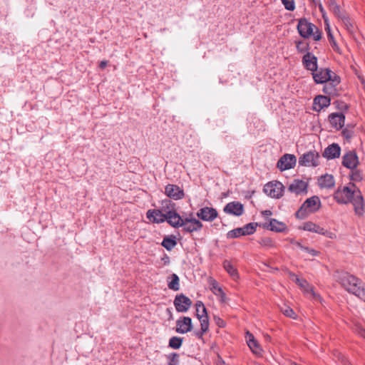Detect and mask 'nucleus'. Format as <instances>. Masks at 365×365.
<instances>
[{
    "label": "nucleus",
    "instance_id": "f257e3e1",
    "mask_svg": "<svg viewBox=\"0 0 365 365\" xmlns=\"http://www.w3.org/2000/svg\"><path fill=\"white\" fill-rule=\"evenodd\" d=\"M352 187H355L354 185ZM336 201L341 204H347L351 202L356 214L361 215L364 212V198L361 195V191L354 187L351 190L349 187L344 186L341 188H338L334 193V196Z\"/></svg>",
    "mask_w": 365,
    "mask_h": 365
},
{
    "label": "nucleus",
    "instance_id": "f03ea898",
    "mask_svg": "<svg viewBox=\"0 0 365 365\" xmlns=\"http://www.w3.org/2000/svg\"><path fill=\"white\" fill-rule=\"evenodd\" d=\"M339 282L349 293H351L365 302V284L355 276L349 273H342Z\"/></svg>",
    "mask_w": 365,
    "mask_h": 365
},
{
    "label": "nucleus",
    "instance_id": "7ed1b4c3",
    "mask_svg": "<svg viewBox=\"0 0 365 365\" xmlns=\"http://www.w3.org/2000/svg\"><path fill=\"white\" fill-rule=\"evenodd\" d=\"M321 207V201L318 196H312L307 198L299 209L297 211L295 215L299 219H304L309 215L316 212Z\"/></svg>",
    "mask_w": 365,
    "mask_h": 365
},
{
    "label": "nucleus",
    "instance_id": "20e7f679",
    "mask_svg": "<svg viewBox=\"0 0 365 365\" xmlns=\"http://www.w3.org/2000/svg\"><path fill=\"white\" fill-rule=\"evenodd\" d=\"M297 30L299 34L305 38L313 36L315 41L321 39L322 35L318 28L314 24L308 21L306 19H301L299 21Z\"/></svg>",
    "mask_w": 365,
    "mask_h": 365
},
{
    "label": "nucleus",
    "instance_id": "39448f33",
    "mask_svg": "<svg viewBox=\"0 0 365 365\" xmlns=\"http://www.w3.org/2000/svg\"><path fill=\"white\" fill-rule=\"evenodd\" d=\"M313 78L317 83H324L328 81L334 84H339V78L329 68H317L316 71L312 73Z\"/></svg>",
    "mask_w": 365,
    "mask_h": 365
},
{
    "label": "nucleus",
    "instance_id": "423d86ee",
    "mask_svg": "<svg viewBox=\"0 0 365 365\" xmlns=\"http://www.w3.org/2000/svg\"><path fill=\"white\" fill-rule=\"evenodd\" d=\"M257 225L255 223H248L242 227L232 230L227 233V237L228 239H233L241 236L252 235L256 231Z\"/></svg>",
    "mask_w": 365,
    "mask_h": 365
},
{
    "label": "nucleus",
    "instance_id": "0eeeda50",
    "mask_svg": "<svg viewBox=\"0 0 365 365\" xmlns=\"http://www.w3.org/2000/svg\"><path fill=\"white\" fill-rule=\"evenodd\" d=\"M300 229H302L305 231L322 235L330 239H334L336 237V235L334 233L324 230L323 227L311 221L305 222L303 223V225L300 227Z\"/></svg>",
    "mask_w": 365,
    "mask_h": 365
},
{
    "label": "nucleus",
    "instance_id": "6e6552de",
    "mask_svg": "<svg viewBox=\"0 0 365 365\" xmlns=\"http://www.w3.org/2000/svg\"><path fill=\"white\" fill-rule=\"evenodd\" d=\"M319 155L315 150L304 153L299 159V164L302 166L317 167L319 165Z\"/></svg>",
    "mask_w": 365,
    "mask_h": 365
},
{
    "label": "nucleus",
    "instance_id": "1a4fd4ad",
    "mask_svg": "<svg viewBox=\"0 0 365 365\" xmlns=\"http://www.w3.org/2000/svg\"><path fill=\"white\" fill-rule=\"evenodd\" d=\"M284 185L278 181L267 183L264 187V192L269 196L279 198L282 196Z\"/></svg>",
    "mask_w": 365,
    "mask_h": 365
},
{
    "label": "nucleus",
    "instance_id": "9d476101",
    "mask_svg": "<svg viewBox=\"0 0 365 365\" xmlns=\"http://www.w3.org/2000/svg\"><path fill=\"white\" fill-rule=\"evenodd\" d=\"M297 163V158L294 155L284 154L277 162V167L281 170H287L294 168Z\"/></svg>",
    "mask_w": 365,
    "mask_h": 365
},
{
    "label": "nucleus",
    "instance_id": "9b49d317",
    "mask_svg": "<svg viewBox=\"0 0 365 365\" xmlns=\"http://www.w3.org/2000/svg\"><path fill=\"white\" fill-rule=\"evenodd\" d=\"M192 301L185 295H177L174 299V305L178 312H186L191 307Z\"/></svg>",
    "mask_w": 365,
    "mask_h": 365
},
{
    "label": "nucleus",
    "instance_id": "f8f14e48",
    "mask_svg": "<svg viewBox=\"0 0 365 365\" xmlns=\"http://www.w3.org/2000/svg\"><path fill=\"white\" fill-rule=\"evenodd\" d=\"M308 184L307 182L295 179L289 185L288 190L296 195L306 194L307 192Z\"/></svg>",
    "mask_w": 365,
    "mask_h": 365
},
{
    "label": "nucleus",
    "instance_id": "ddd939ff",
    "mask_svg": "<svg viewBox=\"0 0 365 365\" xmlns=\"http://www.w3.org/2000/svg\"><path fill=\"white\" fill-rule=\"evenodd\" d=\"M192 329V319L189 317H180L176 322V331L179 334H185Z\"/></svg>",
    "mask_w": 365,
    "mask_h": 365
},
{
    "label": "nucleus",
    "instance_id": "4468645a",
    "mask_svg": "<svg viewBox=\"0 0 365 365\" xmlns=\"http://www.w3.org/2000/svg\"><path fill=\"white\" fill-rule=\"evenodd\" d=\"M181 227H183L185 231L188 232H192L195 231L200 230L202 227V224L200 221L195 218L186 217L184 218Z\"/></svg>",
    "mask_w": 365,
    "mask_h": 365
},
{
    "label": "nucleus",
    "instance_id": "2eb2a0df",
    "mask_svg": "<svg viewBox=\"0 0 365 365\" xmlns=\"http://www.w3.org/2000/svg\"><path fill=\"white\" fill-rule=\"evenodd\" d=\"M217 212L215 208L205 207L200 209L197 212V216L204 221L211 222L217 217Z\"/></svg>",
    "mask_w": 365,
    "mask_h": 365
},
{
    "label": "nucleus",
    "instance_id": "dca6fc26",
    "mask_svg": "<svg viewBox=\"0 0 365 365\" xmlns=\"http://www.w3.org/2000/svg\"><path fill=\"white\" fill-rule=\"evenodd\" d=\"M342 164L344 167L354 170L359 164V159L356 153L351 150L343 156Z\"/></svg>",
    "mask_w": 365,
    "mask_h": 365
},
{
    "label": "nucleus",
    "instance_id": "f3484780",
    "mask_svg": "<svg viewBox=\"0 0 365 365\" xmlns=\"http://www.w3.org/2000/svg\"><path fill=\"white\" fill-rule=\"evenodd\" d=\"M165 192L168 197L175 200L182 199L184 197L183 190L176 185H168L165 188Z\"/></svg>",
    "mask_w": 365,
    "mask_h": 365
},
{
    "label": "nucleus",
    "instance_id": "a211bd4d",
    "mask_svg": "<svg viewBox=\"0 0 365 365\" xmlns=\"http://www.w3.org/2000/svg\"><path fill=\"white\" fill-rule=\"evenodd\" d=\"M224 212L230 215L240 216L244 212V207L242 204L240 202L234 201L229 202L225 205L224 207Z\"/></svg>",
    "mask_w": 365,
    "mask_h": 365
},
{
    "label": "nucleus",
    "instance_id": "6ab92c4d",
    "mask_svg": "<svg viewBox=\"0 0 365 365\" xmlns=\"http://www.w3.org/2000/svg\"><path fill=\"white\" fill-rule=\"evenodd\" d=\"M304 66L312 73L317 68V58L309 52H307L302 58Z\"/></svg>",
    "mask_w": 365,
    "mask_h": 365
},
{
    "label": "nucleus",
    "instance_id": "aec40b11",
    "mask_svg": "<svg viewBox=\"0 0 365 365\" xmlns=\"http://www.w3.org/2000/svg\"><path fill=\"white\" fill-rule=\"evenodd\" d=\"M329 120L333 128L339 130L344 125L345 116L342 113H334L329 115Z\"/></svg>",
    "mask_w": 365,
    "mask_h": 365
},
{
    "label": "nucleus",
    "instance_id": "412c9836",
    "mask_svg": "<svg viewBox=\"0 0 365 365\" xmlns=\"http://www.w3.org/2000/svg\"><path fill=\"white\" fill-rule=\"evenodd\" d=\"M147 217L153 222L160 223L166 221V215L159 210H149L147 212Z\"/></svg>",
    "mask_w": 365,
    "mask_h": 365
},
{
    "label": "nucleus",
    "instance_id": "4be33fe9",
    "mask_svg": "<svg viewBox=\"0 0 365 365\" xmlns=\"http://www.w3.org/2000/svg\"><path fill=\"white\" fill-rule=\"evenodd\" d=\"M304 292L307 294L309 298H312L314 301H321V297L319 294L314 292L313 287L310 285L306 280L302 281L298 284Z\"/></svg>",
    "mask_w": 365,
    "mask_h": 365
},
{
    "label": "nucleus",
    "instance_id": "5701e85b",
    "mask_svg": "<svg viewBox=\"0 0 365 365\" xmlns=\"http://www.w3.org/2000/svg\"><path fill=\"white\" fill-rule=\"evenodd\" d=\"M341 153V148L338 144L333 143L329 145L324 151L323 156L327 159H334L339 158Z\"/></svg>",
    "mask_w": 365,
    "mask_h": 365
},
{
    "label": "nucleus",
    "instance_id": "b1692460",
    "mask_svg": "<svg viewBox=\"0 0 365 365\" xmlns=\"http://www.w3.org/2000/svg\"><path fill=\"white\" fill-rule=\"evenodd\" d=\"M329 105V98L324 96H318L314 99L313 108L316 111H320L323 108L328 107Z\"/></svg>",
    "mask_w": 365,
    "mask_h": 365
},
{
    "label": "nucleus",
    "instance_id": "393cba45",
    "mask_svg": "<svg viewBox=\"0 0 365 365\" xmlns=\"http://www.w3.org/2000/svg\"><path fill=\"white\" fill-rule=\"evenodd\" d=\"M168 215L166 216V221L173 227H181L184 218L180 216L177 213L176 211L170 212L169 211L168 213Z\"/></svg>",
    "mask_w": 365,
    "mask_h": 365
},
{
    "label": "nucleus",
    "instance_id": "a878e982",
    "mask_svg": "<svg viewBox=\"0 0 365 365\" xmlns=\"http://www.w3.org/2000/svg\"><path fill=\"white\" fill-rule=\"evenodd\" d=\"M196 307V316L199 319L200 323H202L203 320L205 322H209L207 309L204 305V304L201 301H197L195 304Z\"/></svg>",
    "mask_w": 365,
    "mask_h": 365
},
{
    "label": "nucleus",
    "instance_id": "bb28decb",
    "mask_svg": "<svg viewBox=\"0 0 365 365\" xmlns=\"http://www.w3.org/2000/svg\"><path fill=\"white\" fill-rule=\"evenodd\" d=\"M318 185L322 188H331L334 185V180L331 175L325 174L318 179Z\"/></svg>",
    "mask_w": 365,
    "mask_h": 365
},
{
    "label": "nucleus",
    "instance_id": "cd10ccee",
    "mask_svg": "<svg viewBox=\"0 0 365 365\" xmlns=\"http://www.w3.org/2000/svg\"><path fill=\"white\" fill-rule=\"evenodd\" d=\"M265 227L274 232H283L286 229V225L283 222H279L275 219H270L269 223L264 225Z\"/></svg>",
    "mask_w": 365,
    "mask_h": 365
},
{
    "label": "nucleus",
    "instance_id": "c85d7f7f",
    "mask_svg": "<svg viewBox=\"0 0 365 365\" xmlns=\"http://www.w3.org/2000/svg\"><path fill=\"white\" fill-rule=\"evenodd\" d=\"M246 339H247V345L249 346L250 349L252 351V352L256 354H260L261 349L259 346L257 341L255 339L254 336L247 331Z\"/></svg>",
    "mask_w": 365,
    "mask_h": 365
},
{
    "label": "nucleus",
    "instance_id": "c756f323",
    "mask_svg": "<svg viewBox=\"0 0 365 365\" xmlns=\"http://www.w3.org/2000/svg\"><path fill=\"white\" fill-rule=\"evenodd\" d=\"M161 245L167 250H168V251L172 250L177 245V242L175 240V237L170 235V236H167V237H164Z\"/></svg>",
    "mask_w": 365,
    "mask_h": 365
},
{
    "label": "nucleus",
    "instance_id": "7c9ffc66",
    "mask_svg": "<svg viewBox=\"0 0 365 365\" xmlns=\"http://www.w3.org/2000/svg\"><path fill=\"white\" fill-rule=\"evenodd\" d=\"M160 210L163 212V213L166 216L168 215V213L169 211H170V212L176 211L175 209V204L169 200H163L162 202V206H161Z\"/></svg>",
    "mask_w": 365,
    "mask_h": 365
},
{
    "label": "nucleus",
    "instance_id": "2f4dec72",
    "mask_svg": "<svg viewBox=\"0 0 365 365\" xmlns=\"http://www.w3.org/2000/svg\"><path fill=\"white\" fill-rule=\"evenodd\" d=\"M223 267L231 277H232L233 278L238 277V273L237 269L230 261L225 260L223 262Z\"/></svg>",
    "mask_w": 365,
    "mask_h": 365
},
{
    "label": "nucleus",
    "instance_id": "473e14b6",
    "mask_svg": "<svg viewBox=\"0 0 365 365\" xmlns=\"http://www.w3.org/2000/svg\"><path fill=\"white\" fill-rule=\"evenodd\" d=\"M182 344V339L178 336H173L169 340V346L172 349H180Z\"/></svg>",
    "mask_w": 365,
    "mask_h": 365
},
{
    "label": "nucleus",
    "instance_id": "72a5a7b5",
    "mask_svg": "<svg viewBox=\"0 0 365 365\" xmlns=\"http://www.w3.org/2000/svg\"><path fill=\"white\" fill-rule=\"evenodd\" d=\"M171 277H172V280L168 283L169 289L174 290V291L179 290V289H180L179 277L175 274H173Z\"/></svg>",
    "mask_w": 365,
    "mask_h": 365
},
{
    "label": "nucleus",
    "instance_id": "f704fd0d",
    "mask_svg": "<svg viewBox=\"0 0 365 365\" xmlns=\"http://www.w3.org/2000/svg\"><path fill=\"white\" fill-rule=\"evenodd\" d=\"M201 329L200 331H195V335L201 339L205 333H206L209 329V322H205L203 320L202 323H200Z\"/></svg>",
    "mask_w": 365,
    "mask_h": 365
},
{
    "label": "nucleus",
    "instance_id": "c9c22d12",
    "mask_svg": "<svg viewBox=\"0 0 365 365\" xmlns=\"http://www.w3.org/2000/svg\"><path fill=\"white\" fill-rule=\"evenodd\" d=\"M168 359V365H179V355L177 353L170 354Z\"/></svg>",
    "mask_w": 365,
    "mask_h": 365
},
{
    "label": "nucleus",
    "instance_id": "e433bc0d",
    "mask_svg": "<svg viewBox=\"0 0 365 365\" xmlns=\"http://www.w3.org/2000/svg\"><path fill=\"white\" fill-rule=\"evenodd\" d=\"M284 8L288 11H294L295 9V4L294 0H281Z\"/></svg>",
    "mask_w": 365,
    "mask_h": 365
},
{
    "label": "nucleus",
    "instance_id": "4c0bfd02",
    "mask_svg": "<svg viewBox=\"0 0 365 365\" xmlns=\"http://www.w3.org/2000/svg\"><path fill=\"white\" fill-rule=\"evenodd\" d=\"M337 84H334L332 82L330 83L326 84L324 87V92L329 94V95H333L335 93L336 90L334 88V86Z\"/></svg>",
    "mask_w": 365,
    "mask_h": 365
},
{
    "label": "nucleus",
    "instance_id": "58836bf2",
    "mask_svg": "<svg viewBox=\"0 0 365 365\" xmlns=\"http://www.w3.org/2000/svg\"><path fill=\"white\" fill-rule=\"evenodd\" d=\"M329 9L332 11L334 14L337 16H340V9L339 6L336 4L334 0H330L329 2Z\"/></svg>",
    "mask_w": 365,
    "mask_h": 365
},
{
    "label": "nucleus",
    "instance_id": "ea45409f",
    "mask_svg": "<svg viewBox=\"0 0 365 365\" xmlns=\"http://www.w3.org/2000/svg\"><path fill=\"white\" fill-rule=\"evenodd\" d=\"M362 173L359 170H354L351 175V179L353 181L359 182L362 180Z\"/></svg>",
    "mask_w": 365,
    "mask_h": 365
},
{
    "label": "nucleus",
    "instance_id": "a19ab883",
    "mask_svg": "<svg viewBox=\"0 0 365 365\" xmlns=\"http://www.w3.org/2000/svg\"><path fill=\"white\" fill-rule=\"evenodd\" d=\"M212 290L215 295H221L222 297L225 296L221 287H220L216 283L212 284Z\"/></svg>",
    "mask_w": 365,
    "mask_h": 365
},
{
    "label": "nucleus",
    "instance_id": "79ce46f5",
    "mask_svg": "<svg viewBox=\"0 0 365 365\" xmlns=\"http://www.w3.org/2000/svg\"><path fill=\"white\" fill-rule=\"evenodd\" d=\"M282 313L287 316V317H292V318H294V311L289 308V307H285L284 309H282Z\"/></svg>",
    "mask_w": 365,
    "mask_h": 365
},
{
    "label": "nucleus",
    "instance_id": "37998d69",
    "mask_svg": "<svg viewBox=\"0 0 365 365\" xmlns=\"http://www.w3.org/2000/svg\"><path fill=\"white\" fill-rule=\"evenodd\" d=\"M307 45H306L302 41H299L297 43V49L300 53H304L307 51Z\"/></svg>",
    "mask_w": 365,
    "mask_h": 365
},
{
    "label": "nucleus",
    "instance_id": "c03bdc74",
    "mask_svg": "<svg viewBox=\"0 0 365 365\" xmlns=\"http://www.w3.org/2000/svg\"><path fill=\"white\" fill-rule=\"evenodd\" d=\"M304 252H307L308 254H309L310 255L314 256V257L318 256L319 255V251L314 250L312 248L308 247L304 248Z\"/></svg>",
    "mask_w": 365,
    "mask_h": 365
},
{
    "label": "nucleus",
    "instance_id": "a18cd8bd",
    "mask_svg": "<svg viewBox=\"0 0 365 365\" xmlns=\"http://www.w3.org/2000/svg\"><path fill=\"white\" fill-rule=\"evenodd\" d=\"M214 319H215L216 324L219 327H224L225 326V322L221 318L215 316Z\"/></svg>",
    "mask_w": 365,
    "mask_h": 365
},
{
    "label": "nucleus",
    "instance_id": "49530a36",
    "mask_svg": "<svg viewBox=\"0 0 365 365\" xmlns=\"http://www.w3.org/2000/svg\"><path fill=\"white\" fill-rule=\"evenodd\" d=\"M358 334H359L361 336L365 338V329L361 327L357 328L356 330Z\"/></svg>",
    "mask_w": 365,
    "mask_h": 365
},
{
    "label": "nucleus",
    "instance_id": "de8ad7c7",
    "mask_svg": "<svg viewBox=\"0 0 365 365\" xmlns=\"http://www.w3.org/2000/svg\"><path fill=\"white\" fill-rule=\"evenodd\" d=\"M292 280L294 281L297 284H299L302 281V279H299L295 274H292Z\"/></svg>",
    "mask_w": 365,
    "mask_h": 365
},
{
    "label": "nucleus",
    "instance_id": "09e8293b",
    "mask_svg": "<svg viewBox=\"0 0 365 365\" xmlns=\"http://www.w3.org/2000/svg\"><path fill=\"white\" fill-rule=\"evenodd\" d=\"M294 245H295L297 247H299V249H301L302 251H304V248H306V247H305V246L302 245V243H301V242H294Z\"/></svg>",
    "mask_w": 365,
    "mask_h": 365
},
{
    "label": "nucleus",
    "instance_id": "8fccbe9b",
    "mask_svg": "<svg viewBox=\"0 0 365 365\" xmlns=\"http://www.w3.org/2000/svg\"><path fill=\"white\" fill-rule=\"evenodd\" d=\"M332 48L336 51H339V47L336 44V42L335 41H333L332 42H330Z\"/></svg>",
    "mask_w": 365,
    "mask_h": 365
},
{
    "label": "nucleus",
    "instance_id": "3c124183",
    "mask_svg": "<svg viewBox=\"0 0 365 365\" xmlns=\"http://www.w3.org/2000/svg\"><path fill=\"white\" fill-rule=\"evenodd\" d=\"M262 214L264 217H268L272 215V212L270 210H264L262 212Z\"/></svg>",
    "mask_w": 365,
    "mask_h": 365
},
{
    "label": "nucleus",
    "instance_id": "603ef678",
    "mask_svg": "<svg viewBox=\"0 0 365 365\" xmlns=\"http://www.w3.org/2000/svg\"><path fill=\"white\" fill-rule=\"evenodd\" d=\"M107 66V61H102L100 63V68H104Z\"/></svg>",
    "mask_w": 365,
    "mask_h": 365
},
{
    "label": "nucleus",
    "instance_id": "864d4df0",
    "mask_svg": "<svg viewBox=\"0 0 365 365\" xmlns=\"http://www.w3.org/2000/svg\"><path fill=\"white\" fill-rule=\"evenodd\" d=\"M319 8L320 11L322 13L323 17L324 18V10L321 4H319Z\"/></svg>",
    "mask_w": 365,
    "mask_h": 365
},
{
    "label": "nucleus",
    "instance_id": "5fc2aeb1",
    "mask_svg": "<svg viewBox=\"0 0 365 365\" xmlns=\"http://www.w3.org/2000/svg\"><path fill=\"white\" fill-rule=\"evenodd\" d=\"M328 38H329V40L330 42H332L333 41H334V37L330 32H329V34H328Z\"/></svg>",
    "mask_w": 365,
    "mask_h": 365
}]
</instances>
